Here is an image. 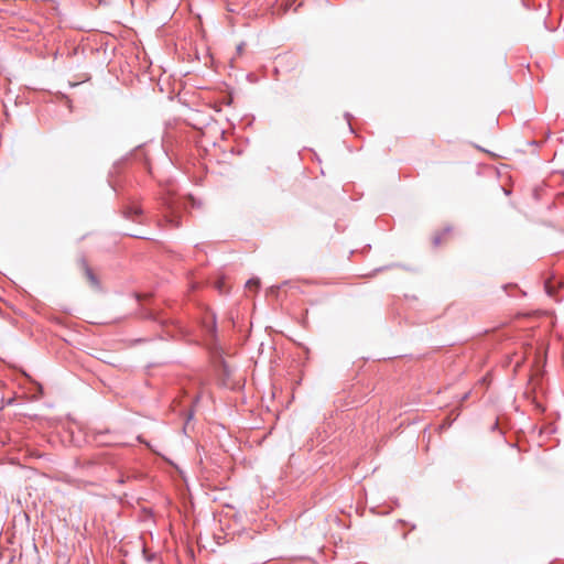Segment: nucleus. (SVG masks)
<instances>
[{"label":"nucleus","instance_id":"nucleus-2","mask_svg":"<svg viewBox=\"0 0 564 564\" xmlns=\"http://www.w3.org/2000/svg\"><path fill=\"white\" fill-rule=\"evenodd\" d=\"M86 275L93 285H98V280L91 269L86 265Z\"/></svg>","mask_w":564,"mask_h":564},{"label":"nucleus","instance_id":"nucleus-5","mask_svg":"<svg viewBox=\"0 0 564 564\" xmlns=\"http://www.w3.org/2000/svg\"><path fill=\"white\" fill-rule=\"evenodd\" d=\"M245 43H240L237 45V53L240 55L243 52Z\"/></svg>","mask_w":564,"mask_h":564},{"label":"nucleus","instance_id":"nucleus-1","mask_svg":"<svg viewBox=\"0 0 564 564\" xmlns=\"http://www.w3.org/2000/svg\"><path fill=\"white\" fill-rule=\"evenodd\" d=\"M142 214V210L138 206H130L127 207L123 212V215L126 218L134 219L135 216H140Z\"/></svg>","mask_w":564,"mask_h":564},{"label":"nucleus","instance_id":"nucleus-3","mask_svg":"<svg viewBox=\"0 0 564 564\" xmlns=\"http://www.w3.org/2000/svg\"><path fill=\"white\" fill-rule=\"evenodd\" d=\"M166 221L171 224L172 227L177 228L180 226L178 219L174 217H166Z\"/></svg>","mask_w":564,"mask_h":564},{"label":"nucleus","instance_id":"nucleus-4","mask_svg":"<svg viewBox=\"0 0 564 564\" xmlns=\"http://www.w3.org/2000/svg\"><path fill=\"white\" fill-rule=\"evenodd\" d=\"M253 285L258 288V286H259V281H258V280H256V279H250V280H248V281H247V283H246V286H247V288H252Z\"/></svg>","mask_w":564,"mask_h":564},{"label":"nucleus","instance_id":"nucleus-6","mask_svg":"<svg viewBox=\"0 0 564 564\" xmlns=\"http://www.w3.org/2000/svg\"><path fill=\"white\" fill-rule=\"evenodd\" d=\"M433 242H434V245H435V246H438V245L441 243V238H440L438 236H436V237L434 238V241H433Z\"/></svg>","mask_w":564,"mask_h":564},{"label":"nucleus","instance_id":"nucleus-7","mask_svg":"<svg viewBox=\"0 0 564 564\" xmlns=\"http://www.w3.org/2000/svg\"><path fill=\"white\" fill-rule=\"evenodd\" d=\"M545 289H546V292L551 295L552 294L551 286L547 283L545 284Z\"/></svg>","mask_w":564,"mask_h":564}]
</instances>
